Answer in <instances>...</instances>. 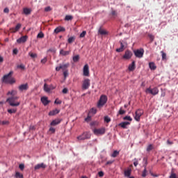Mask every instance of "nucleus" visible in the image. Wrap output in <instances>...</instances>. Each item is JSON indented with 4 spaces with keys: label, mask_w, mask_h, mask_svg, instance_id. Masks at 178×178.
I'll return each mask as SVG.
<instances>
[{
    "label": "nucleus",
    "mask_w": 178,
    "mask_h": 178,
    "mask_svg": "<svg viewBox=\"0 0 178 178\" xmlns=\"http://www.w3.org/2000/svg\"><path fill=\"white\" fill-rule=\"evenodd\" d=\"M12 74H13V72L10 71L8 74L4 75L2 79L3 82L7 84H15L16 80L12 77Z\"/></svg>",
    "instance_id": "f257e3e1"
},
{
    "label": "nucleus",
    "mask_w": 178,
    "mask_h": 178,
    "mask_svg": "<svg viewBox=\"0 0 178 178\" xmlns=\"http://www.w3.org/2000/svg\"><path fill=\"white\" fill-rule=\"evenodd\" d=\"M19 99L17 96H11L6 99V102H8L10 106H19L20 102H17Z\"/></svg>",
    "instance_id": "f03ea898"
},
{
    "label": "nucleus",
    "mask_w": 178,
    "mask_h": 178,
    "mask_svg": "<svg viewBox=\"0 0 178 178\" xmlns=\"http://www.w3.org/2000/svg\"><path fill=\"white\" fill-rule=\"evenodd\" d=\"M106 102H108V97H106L105 95H102L97 102V108L101 109V108H103L104 105H105Z\"/></svg>",
    "instance_id": "7ed1b4c3"
},
{
    "label": "nucleus",
    "mask_w": 178,
    "mask_h": 178,
    "mask_svg": "<svg viewBox=\"0 0 178 178\" xmlns=\"http://www.w3.org/2000/svg\"><path fill=\"white\" fill-rule=\"evenodd\" d=\"M91 134L90 132H83L81 135L77 136L78 141H84V140H90Z\"/></svg>",
    "instance_id": "20e7f679"
},
{
    "label": "nucleus",
    "mask_w": 178,
    "mask_h": 178,
    "mask_svg": "<svg viewBox=\"0 0 178 178\" xmlns=\"http://www.w3.org/2000/svg\"><path fill=\"white\" fill-rule=\"evenodd\" d=\"M146 94H151L152 95H158L159 94V89L157 87L151 88V87L147 88L145 90Z\"/></svg>",
    "instance_id": "39448f33"
},
{
    "label": "nucleus",
    "mask_w": 178,
    "mask_h": 178,
    "mask_svg": "<svg viewBox=\"0 0 178 178\" xmlns=\"http://www.w3.org/2000/svg\"><path fill=\"white\" fill-rule=\"evenodd\" d=\"M143 115H144V111L143 110L141 109L136 110L134 115L135 120H136V122H140V119L141 116H143Z\"/></svg>",
    "instance_id": "423d86ee"
},
{
    "label": "nucleus",
    "mask_w": 178,
    "mask_h": 178,
    "mask_svg": "<svg viewBox=\"0 0 178 178\" xmlns=\"http://www.w3.org/2000/svg\"><path fill=\"white\" fill-rule=\"evenodd\" d=\"M134 54L136 58H141L144 56V49L134 50Z\"/></svg>",
    "instance_id": "0eeeda50"
},
{
    "label": "nucleus",
    "mask_w": 178,
    "mask_h": 178,
    "mask_svg": "<svg viewBox=\"0 0 178 178\" xmlns=\"http://www.w3.org/2000/svg\"><path fill=\"white\" fill-rule=\"evenodd\" d=\"M91 85L90 81L88 79H84L82 83V90H88L90 86Z\"/></svg>",
    "instance_id": "6e6552de"
},
{
    "label": "nucleus",
    "mask_w": 178,
    "mask_h": 178,
    "mask_svg": "<svg viewBox=\"0 0 178 178\" xmlns=\"http://www.w3.org/2000/svg\"><path fill=\"white\" fill-rule=\"evenodd\" d=\"M55 88H56V86H54L52 84L49 86L47 83L44 84V91L45 92H51V90H55Z\"/></svg>",
    "instance_id": "1a4fd4ad"
},
{
    "label": "nucleus",
    "mask_w": 178,
    "mask_h": 178,
    "mask_svg": "<svg viewBox=\"0 0 178 178\" xmlns=\"http://www.w3.org/2000/svg\"><path fill=\"white\" fill-rule=\"evenodd\" d=\"M93 133L95 136H102L105 134V128L95 129Z\"/></svg>",
    "instance_id": "9d476101"
},
{
    "label": "nucleus",
    "mask_w": 178,
    "mask_h": 178,
    "mask_svg": "<svg viewBox=\"0 0 178 178\" xmlns=\"http://www.w3.org/2000/svg\"><path fill=\"white\" fill-rule=\"evenodd\" d=\"M131 56H133V52L130 50H127L122 56L123 59L129 60L131 59Z\"/></svg>",
    "instance_id": "9b49d317"
},
{
    "label": "nucleus",
    "mask_w": 178,
    "mask_h": 178,
    "mask_svg": "<svg viewBox=\"0 0 178 178\" xmlns=\"http://www.w3.org/2000/svg\"><path fill=\"white\" fill-rule=\"evenodd\" d=\"M83 76L88 77L90 76V67L88 64H86L83 67Z\"/></svg>",
    "instance_id": "f8f14e48"
},
{
    "label": "nucleus",
    "mask_w": 178,
    "mask_h": 178,
    "mask_svg": "<svg viewBox=\"0 0 178 178\" xmlns=\"http://www.w3.org/2000/svg\"><path fill=\"white\" fill-rule=\"evenodd\" d=\"M18 90L21 92L27 91L29 90V84L28 83H24V84L20 85L18 87Z\"/></svg>",
    "instance_id": "ddd939ff"
},
{
    "label": "nucleus",
    "mask_w": 178,
    "mask_h": 178,
    "mask_svg": "<svg viewBox=\"0 0 178 178\" xmlns=\"http://www.w3.org/2000/svg\"><path fill=\"white\" fill-rule=\"evenodd\" d=\"M45 168H47V165H45L44 163H41L35 165L34 170H38L39 169H45Z\"/></svg>",
    "instance_id": "4468645a"
},
{
    "label": "nucleus",
    "mask_w": 178,
    "mask_h": 178,
    "mask_svg": "<svg viewBox=\"0 0 178 178\" xmlns=\"http://www.w3.org/2000/svg\"><path fill=\"white\" fill-rule=\"evenodd\" d=\"M66 29L63 26H58L54 29V33L55 34H59V33H62V31H65Z\"/></svg>",
    "instance_id": "2eb2a0df"
},
{
    "label": "nucleus",
    "mask_w": 178,
    "mask_h": 178,
    "mask_svg": "<svg viewBox=\"0 0 178 178\" xmlns=\"http://www.w3.org/2000/svg\"><path fill=\"white\" fill-rule=\"evenodd\" d=\"M70 52H72V51H65L63 49H61L59 54L61 56H67V55H70Z\"/></svg>",
    "instance_id": "dca6fc26"
},
{
    "label": "nucleus",
    "mask_w": 178,
    "mask_h": 178,
    "mask_svg": "<svg viewBox=\"0 0 178 178\" xmlns=\"http://www.w3.org/2000/svg\"><path fill=\"white\" fill-rule=\"evenodd\" d=\"M22 27V24H17L15 26V28H10V30L11 31V33H16L17 31H19V30H20Z\"/></svg>",
    "instance_id": "f3484780"
},
{
    "label": "nucleus",
    "mask_w": 178,
    "mask_h": 178,
    "mask_svg": "<svg viewBox=\"0 0 178 178\" xmlns=\"http://www.w3.org/2000/svg\"><path fill=\"white\" fill-rule=\"evenodd\" d=\"M129 72H134L136 70V61H133L128 67Z\"/></svg>",
    "instance_id": "a211bd4d"
},
{
    "label": "nucleus",
    "mask_w": 178,
    "mask_h": 178,
    "mask_svg": "<svg viewBox=\"0 0 178 178\" xmlns=\"http://www.w3.org/2000/svg\"><path fill=\"white\" fill-rule=\"evenodd\" d=\"M27 35L22 36L17 40V44H22V42H26L27 41Z\"/></svg>",
    "instance_id": "6ab92c4d"
},
{
    "label": "nucleus",
    "mask_w": 178,
    "mask_h": 178,
    "mask_svg": "<svg viewBox=\"0 0 178 178\" xmlns=\"http://www.w3.org/2000/svg\"><path fill=\"white\" fill-rule=\"evenodd\" d=\"M41 102L43 104V105H44V106H47L50 102L48 100V97H42L41 98Z\"/></svg>",
    "instance_id": "aec40b11"
},
{
    "label": "nucleus",
    "mask_w": 178,
    "mask_h": 178,
    "mask_svg": "<svg viewBox=\"0 0 178 178\" xmlns=\"http://www.w3.org/2000/svg\"><path fill=\"white\" fill-rule=\"evenodd\" d=\"M59 112H60V110L56 108L49 113V116H55V115H58V113H59Z\"/></svg>",
    "instance_id": "412c9836"
},
{
    "label": "nucleus",
    "mask_w": 178,
    "mask_h": 178,
    "mask_svg": "<svg viewBox=\"0 0 178 178\" xmlns=\"http://www.w3.org/2000/svg\"><path fill=\"white\" fill-rule=\"evenodd\" d=\"M61 120L60 119H55L50 123V126H58Z\"/></svg>",
    "instance_id": "4be33fe9"
},
{
    "label": "nucleus",
    "mask_w": 178,
    "mask_h": 178,
    "mask_svg": "<svg viewBox=\"0 0 178 178\" xmlns=\"http://www.w3.org/2000/svg\"><path fill=\"white\" fill-rule=\"evenodd\" d=\"M129 124H130V122H123L120 123L118 124V126H120L122 129H127V126H129Z\"/></svg>",
    "instance_id": "5701e85b"
},
{
    "label": "nucleus",
    "mask_w": 178,
    "mask_h": 178,
    "mask_svg": "<svg viewBox=\"0 0 178 178\" xmlns=\"http://www.w3.org/2000/svg\"><path fill=\"white\" fill-rule=\"evenodd\" d=\"M169 178H178L177 174H176V172H175V169L171 170Z\"/></svg>",
    "instance_id": "b1692460"
},
{
    "label": "nucleus",
    "mask_w": 178,
    "mask_h": 178,
    "mask_svg": "<svg viewBox=\"0 0 178 178\" xmlns=\"http://www.w3.org/2000/svg\"><path fill=\"white\" fill-rule=\"evenodd\" d=\"M23 13H24V15H26V16H28V15H31V9L27 8H24Z\"/></svg>",
    "instance_id": "393cba45"
},
{
    "label": "nucleus",
    "mask_w": 178,
    "mask_h": 178,
    "mask_svg": "<svg viewBox=\"0 0 178 178\" xmlns=\"http://www.w3.org/2000/svg\"><path fill=\"white\" fill-rule=\"evenodd\" d=\"M17 95V91H16L15 90H12L7 92L8 96L11 95V97H15V95Z\"/></svg>",
    "instance_id": "a878e982"
},
{
    "label": "nucleus",
    "mask_w": 178,
    "mask_h": 178,
    "mask_svg": "<svg viewBox=\"0 0 178 178\" xmlns=\"http://www.w3.org/2000/svg\"><path fill=\"white\" fill-rule=\"evenodd\" d=\"M131 175V168H128L127 170L124 171V176L126 177H130Z\"/></svg>",
    "instance_id": "bb28decb"
},
{
    "label": "nucleus",
    "mask_w": 178,
    "mask_h": 178,
    "mask_svg": "<svg viewBox=\"0 0 178 178\" xmlns=\"http://www.w3.org/2000/svg\"><path fill=\"white\" fill-rule=\"evenodd\" d=\"M69 66H70V64L69 63L64 65H60L61 69L62 70H63V72L67 70V67H69Z\"/></svg>",
    "instance_id": "cd10ccee"
},
{
    "label": "nucleus",
    "mask_w": 178,
    "mask_h": 178,
    "mask_svg": "<svg viewBox=\"0 0 178 178\" xmlns=\"http://www.w3.org/2000/svg\"><path fill=\"white\" fill-rule=\"evenodd\" d=\"M149 67L151 70H155L156 69V65H155V63L151 62L149 63Z\"/></svg>",
    "instance_id": "c85d7f7f"
},
{
    "label": "nucleus",
    "mask_w": 178,
    "mask_h": 178,
    "mask_svg": "<svg viewBox=\"0 0 178 178\" xmlns=\"http://www.w3.org/2000/svg\"><path fill=\"white\" fill-rule=\"evenodd\" d=\"M120 47L118 49H116V52H123L124 51V45L123 44V42H120Z\"/></svg>",
    "instance_id": "c756f323"
},
{
    "label": "nucleus",
    "mask_w": 178,
    "mask_h": 178,
    "mask_svg": "<svg viewBox=\"0 0 178 178\" xmlns=\"http://www.w3.org/2000/svg\"><path fill=\"white\" fill-rule=\"evenodd\" d=\"M147 173H148V171H147V165H145V169L142 172V177H147Z\"/></svg>",
    "instance_id": "7c9ffc66"
},
{
    "label": "nucleus",
    "mask_w": 178,
    "mask_h": 178,
    "mask_svg": "<svg viewBox=\"0 0 178 178\" xmlns=\"http://www.w3.org/2000/svg\"><path fill=\"white\" fill-rule=\"evenodd\" d=\"M75 40H76V37L75 36L70 37L67 40L68 44H72V42H74Z\"/></svg>",
    "instance_id": "2f4dec72"
},
{
    "label": "nucleus",
    "mask_w": 178,
    "mask_h": 178,
    "mask_svg": "<svg viewBox=\"0 0 178 178\" xmlns=\"http://www.w3.org/2000/svg\"><path fill=\"white\" fill-rule=\"evenodd\" d=\"M72 60H73V62H74V63L79 62V60H80V56H79V55L74 56L72 58Z\"/></svg>",
    "instance_id": "473e14b6"
},
{
    "label": "nucleus",
    "mask_w": 178,
    "mask_h": 178,
    "mask_svg": "<svg viewBox=\"0 0 178 178\" xmlns=\"http://www.w3.org/2000/svg\"><path fill=\"white\" fill-rule=\"evenodd\" d=\"M99 34H101V35H106V34H108V32L102 29L99 30Z\"/></svg>",
    "instance_id": "72a5a7b5"
},
{
    "label": "nucleus",
    "mask_w": 178,
    "mask_h": 178,
    "mask_svg": "<svg viewBox=\"0 0 178 178\" xmlns=\"http://www.w3.org/2000/svg\"><path fill=\"white\" fill-rule=\"evenodd\" d=\"M119 155V151L115 150L113 154H111L112 158H116Z\"/></svg>",
    "instance_id": "f704fd0d"
},
{
    "label": "nucleus",
    "mask_w": 178,
    "mask_h": 178,
    "mask_svg": "<svg viewBox=\"0 0 178 178\" xmlns=\"http://www.w3.org/2000/svg\"><path fill=\"white\" fill-rule=\"evenodd\" d=\"M8 113H10V114L16 113V112H17V109H16V108L8 109Z\"/></svg>",
    "instance_id": "c9c22d12"
},
{
    "label": "nucleus",
    "mask_w": 178,
    "mask_h": 178,
    "mask_svg": "<svg viewBox=\"0 0 178 178\" xmlns=\"http://www.w3.org/2000/svg\"><path fill=\"white\" fill-rule=\"evenodd\" d=\"M15 177L16 178H23V174H22V173H20L19 172H16Z\"/></svg>",
    "instance_id": "e433bc0d"
},
{
    "label": "nucleus",
    "mask_w": 178,
    "mask_h": 178,
    "mask_svg": "<svg viewBox=\"0 0 178 178\" xmlns=\"http://www.w3.org/2000/svg\"><path fill=\"white\" fill-rule=\"evenodd\" d=\"M124 120H129V122H131L133 120V118H131V117L127 115L125 117L123 118Z\"/></svg>",
    "instance_id": "4c0bfd02"
},
{
    "label": "nucleus",
    "mask_w": 178,
    "mask_h": 178,
    "mask_svg": "<svg viewBox=\"0 0 178 178\" xmlns=\"http://www.w3.org/2000/svg\"><path fill=\"white\" fill-rule=\"evenodd\" d=\"M124 113H126V111L123 110V108L121 107L118 111V115H124Z\"/></svg>",
    "instance_id": "58836bf2"
},
{
    "label": "nucleus",
    "mask_w": 178,
    "mask_h": 178,
    "mask_svg": "<svg viewBox=\"0 0 178 178\" xmlns=\"http://www.w3.org/2000/svg\"><path fill=\"white\" fill-rule=\"evenodd\" d=\"M17 67V69H21L22 70H24V69H26V67L23 64L18 65Z\"/></svg>",
    "instance_id": "ea45409f"
},
{
    "label": "nucleus",
    "mask_w": 178,
    "mask_h": 178,
    "mask_svg": "<svg viewBox=\"0 0 178 178\" xmlns=\"http://www.w3.org/2000/svg\"><path fill=\"white\" fill-rule=\"evenodd\" d=\"M65 20L69 21V20H73V16L72 15H66Z\"/></svg>",
    "instance_id": "a19ab883"
},
{
    "label": "nucleus",
    "mask_w": 178,
    "mask_h": 178,
    "mask_svg": "<svg viewBox=\"0 0 178 178\" xmlns=\"http://www.w3.org/2000/svg\"><path fill=\"white\" fill-rule=\"evenodd\" d=\"M47 52H52L53 54H56V49L51 48L47 50Z\"/></svg>",
    "instance_id": "79ce46f5"
},
{
    "label": "nucleus",
    "mask_w": 178,
    "mask_h": 178,
    "mask_svg": "<svg viewBox=\"0 0 178 178\" xmlns=\"http://www.w3.org/2000/svg\"><path fill=\"white\" fill-rule=\"evenodd\" d=\"M86 34H87V32L83 31L79 35L80 38H84V37H86Z\"/></svg>",
    "instance_id": "37998d69"
},
{
    "label": "nucleus",
    "mask_w": 178,
    "mask_h": 178,
    "mask_svg": "<svg viewBox=\"0 0 178 178\" xmlns=\"http://www.w3.org/2000/svg\"><path fill=\"white\" fill-rule=\"evenodd\" d=\"M29 55L31 56V58H37V54H34V53H32V52H29Z\"/></svg>",
    "instance_id": "c03bdc74"
},
{
    "label": "nucleus",
    "mask_w": 178,
    "mask_h": 178,
    "mask_svg": "<svg viewBox=\"0 0 178 178\" xmlns=\"http://www.w3.org/2000/svg\"><path fill=\"white\" fill-rule=\"evenodd\" d=\"M161 54L162 55V60H165V59H166V54H165V53L162 51H161Z\"/></svg>",
    "instance_id": "a18cd8bd"
},
{
    "label": "nucleus",
    "mask_w": 178,
    "mask_h": 178,
    "mask_svg": "<svg viewBox=\"0 0 178 178\" xmlns=\"http://www.w3.org/2000/svg\"><path fill=\"white\" fill-rule=\"evenodd\" d=\"M63 76H64V79H66V77L69 76V70L63 71Z\"/></svg>",
    "instance_id": "49530a36"
},
{
    "label": "nucleus",
    "mask_w": 178,
    "mask_h": 178,
    "mask_svg": "<svg viewBox=\"0 0 178 178\" xmlns=\"http://www.w3.org/2000/svg\"><path fill=\"white\" fill-rule=\"evenodd\" d=\"M154 147L152 146V145H149L147 147V151L148 152H149V151H152Z\"/></svg>",
    "instance_id": "de8ad7c7"
},
{
    "label": "nucleus",
    "mask_w": 178,
    "mask_h": 178,
    "mask_svg": "<svg viewBox=\"0 0 178 178\" xmlns=\"http://www.w3.org/2000/svg\"><path fill=\"white\" fill-rule=\"evenodd\" d=\"M38 38H44V33H42V32H40L38 35H37Z\"/></svg>",
    "instance_id": "09e8293b"
},
{
    "label": "nucleus",
    "mask_w": 178,
    "mask_h": 178,
    "mask_svg": "<svg viewBox=\"0 0 178 178\" xmlns=\"http://www.w3.org/2000/svg\"><path fill=\"white\" fill-rule=\"evenodd\" d=\"M104 122H106V123H109V122H111V118L108 116H105Z\"/></svg>",
    "instance_id": "8fccbe9b"
},
{
    "label": "nucleus",
    "mask_w": 178,
    "mask_h": 178,
    "mask_svg": "<svg viewBox=\"0 0 178 178\" xmlns=\"http://www.w3.org/2000/svg\"><path fill=\"white\" fill-rule=\"evenodd\" d=\"M1 124H2V126H8V124H9V121H8V120L1 121Z\"/></svg>",
    "instance_id": "3c124183"
},
{
    "label": "nucleus",
    "mask_w": 178,
    "mask_h": 178,
    "mask_svg": "<svg viewBox=\"0 0 178 178\" xmlns=\"http://www.w3.org/2000/svg\"><path fill=\"white\" fill-rule=\"evenodd\" d=\"M52 10V8H51L50 6H47L44 8V12H51Z\"/></svg>",
    "instance_id": "603ef678"
},
{
    "label": "nucleus",
    "mask_w": 178,
    "mask_h": 178,
    "mask_svg": "<svg viewBox=\"0 0 178 178\" xmlns=\"http://www.w3.org/2000/svg\"><path fill=\"white\" fill-rule=\"evenodd\" d=\"M54 104H56L57 105H60V104H62V101H60L58 99H56Z\"/></svg>",
    "instance_id": "864d4df0"
},
{
    "label": "nucleus",
    "mask_w": 178,
    "mask_h": 178,
    "mask_svg": "<svg viewBox=\"0 0 178 178\" xmlns=\"http://www.w3.org/2000/svg\"><path fill=\"white\" fill-rule=\"evenodd\" d=\"M85 122H91V116L88 115V117L85 118Z\"/></svg>",
    "instance_id": "5fc2aeb1"
},
{
    "label": "nucleus",
    "mask_w": 178,
    "mask_h": 178,
    "mask_svg": "<svg viewBox=\"0 0 178 178\" xmlns=\"http://www.w3.org/2000/svg\"><path fill=\"white\" fill-rule=\"evenodd\" d=\"M49 131H51V133L52 134H54V133H55L56 130H55V128L54 127H50L49 129Z\"/></svg>",
    "instance_id": "6e6d98bb"
},
{
    "label": "nucleus",
    "mask_w": 178,
    "mask_h": 178,
    "mask_svg": "<svg viewBox=\"0 0 178 178\" xmlns=\"http://www.w3.org/2000/svg\"><path fill=\"white\" fill-rule=\"evenodd\" d=\"M138 165V160L137 159H134V165L137 166Z\"/></svg>",
    "instance_id": "4d7b16f0"
},
{
    "label": "nucleus",
    "mask_w": 178,
    "mask_h": 178,
    "mask_svg": "<svg viewBox=\"0 0 178 178\" xmlns=\"http://www.w3.org/2000/svg\"><path fill=\"white\" fill-rule=\"evenodd\" d=\"M69 92V90H67V88H65L64 89H63V94H67V92Z\"/></svg>",
    "instance_id": "13d9d810"
},
{
    "label": "nucleus",
    "mask_w": 178,
    "mask_h": 178,
    "mask_svg": "<svg viewBox=\"0 0 178 178\" xmlns=\"http://www.w3.org/2000/svg\"><path fill=\"white\" fill-rule=\"evenodd\" d=\"M19 168L20 170H24V164H19Z\"/></svg>",
    "instance_id": "bf43d9fd"
},
{
    "label": "nucleus",
    "mask_w": 178,
    "mask_h": 178,
    "mask_svg": "<svg viewBox=\"0 0 178 178\" xmlns=\"http://www.w3.org/2000/svg\"><path fill=\"white\" fill-rule=\"evenodd\" d=\"M41 63H47V57H44L43 59L41 60Z\"/></svg>",
    "instance_id": "052dcab7"
},
{
    "label": "nucleus",
    "mask_w": 178,
    "mask_h": 178,
    "mask_svg": "<svg viewBox=\"0 0 178 178\" xmlns=\"http://www.w3.org/2000/svg\"><path fill=\"white\" fill-rule=\"evenodd\" d=\"M98 175H99V177H104V172L99 171L98 172Z\"/></svg>",
    "instance_id": "680f3d73"
},
{
    "label": "nucleus",
    "mask_w": 178,
    "mask_h": 178,
    "mask_svg": "<svg viewBox=\"0 0 178 178\" xmlns=\"http://www.w3.org/2000/svg\"><path fill=\"white\" fill-rule=\"evenodd\" d=\"M90 112H92V113L95 114V113H97V109H95V108H92V109L90 110Z\"/></svg>",
    "instance_id": "e2e57ef3"
},
{
    "label": "nucleus",
    "mask_w": 178,
    "mask_h": 178,
    "mask_svg": "<svg viewBox=\"0 0 178 178\" xmlns=\"http://www.w3.org/2000/svg\"><path fill=\"white\" fill-rule=\"evenodd\" d=\"M3 12L4 13H9V8H4Z\"/></svg>",
    "instance_id": "0e129e2a"
},
{
    "label": "nucleus",
    "mask_w": 178,
    "mask_h": 178,
    "mask_svg": "<svg viewBox=\"0 0 178 178\" xmlns=\"http://www.w3.org/2000/svg\"><path fill=\"white\" fill-rule=\"evenodd\" d=\"M167 144H168V145H172L173 144V142L170 141L169 140H167Z\"/></svg>",
    "instance_id": "69168bd1"
},
{
    "label": "nucleus",
    "mask_w": 178,
    "mask_h": 178,
    "mask_svg": "<svg viewBox=\"0 0 178 178\" xmlns=\"http://www.w3.org/2000/svg\"><path fill=\"white\" fill-rule=\"evenodd\" d=\"M60 69H62V67H60V65L59 67H56V72H59V70H60Z\"/></svg>",
    "instance_id": "338daca9"
},
{
    "label": "nucleus",
    "mask_w": 178,
    "mask_h": 178,
    "mask_svg": "<svg viewBox=\"0 0 178 178\" xmlns=\"http://www.w3.org/2000/svg\"><path fill=\"white\" fill-rule=\"evenodd\" d=\"M111 15H112L113 16H116V11L113 10V11L111 12Z\"/></svg>",
    "instance_id": "774afa93"
}]
</instances>
